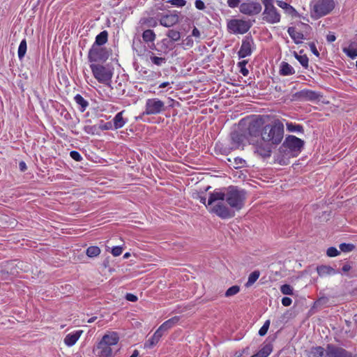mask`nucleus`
<instances>
[{
	"label": "nucleus",
	"mask_w": 357,
	"mask_h": 357,
	"mask_svg": "<svg viewBox=\"0 0 357 357\" xmlns=\"http://www.w3.org/2000/svg\"><path fill=\"white\" fill-rule=\"evenodd\" d=\"M169 85V82H162L161 83L160 85H159V88L162 89V88H165L167 86Z\"/></svg>",
	"instance_id": "0e129e2a"
},
{
	"label": "nucleus",
	"mask_w": 357,
	"mask_h": 357,
	"mask_svg": "<svg viewBox=\"0 0 357 357\" xmlns=\"http://www.w3.org/2000/svg\"><path fill=\"white\" fill-rule=\"evenodd\" d=\"M310 50H312L313 54L318 56L319 55V53L318 50H317L315 45L314 43H311L310 45Z\"/></svg>",
	"instance_id": "13d9d810"
},
{
	"label": "nucleus",
	"mask_w": 357,
	"mask_h": 357,
	"mask_svg": "<svg viewBox=\"0 0 357 357\" xmlns=\"http://www.w3.org/2000/svg\"><path fill=\"white\" fill-rule=\"evenodd\" d=\"M259 275H260V273L259 271H255L252 273H251L248 277V280L245 284V286L247 287H249L251 285H252L257 281V280L259 278Z\"/></svg>",
	"instance_id": "2f4dec72"
},
{
	"label": "nucleus",
	"mask_w": 357,
	"mask_h": 357,
	"mask_svg": "<svg viewBox=\"0 0 357 357\" xmlns=\"http://www.w3.org/2000/svg\"><path fill=\"white\" fill-rule=\"evenodd\" d=\"M326 39H327L328 42L332 43V42L335 40L336 38H335V36L334 34H331L330 33V34L327 35Z\"/></svg>",
	"instance_id": "052dcab7"
},
{
	"label": "nucleus",
	"mask_w": 357,
	"mask_h": 357,
	"mask_svg": "<svg viewBox=\"0 0 357 357\" xmlns=\"http://www.w3.org/2000/svg\"><path fill=\"white\" fill-rule=\"evenodd\" d=\"M123 249L121 246H114L112 249V254L114 257H118L121 255Z\"/></svg>",
	"instance_id": "3c124183"
},
{
	"label": "nucleus",
	"mask_w": 357,
	"mask_h": 357,
	"mask_svg": "<svg viewBox=\"0 0 357 357\" xmlns=\"http://www.w3.org/2000/svg\"><path fill=\"white\" fill-rule=\"evenodd\" d=\"M107 32L106 31H103L96 36L95 43L93 45H96L98 47H100L107 42Z\"/></svg>",
	"instance_id": "393cba45"
},
{
	"label": "nucleus",
	"mask_w": 357,
	"mask_h": 357,
	"mask_svg": "<svg viewBox=\"0 0 357 357\" xmlns=\"http://www.w3.org/2000/svg\"><path fill=\"white\" fill-rule=\"evenodd\" d=\"M100 249L98 246H90L86 250V254L89 257H95L100 255Z\"/></svg>",
	"instance_id": "473e14b6"
},
{
	"label": "nucleus",
	"mask_w": 357,
	"mask_h": 357,
	"mask_svg": "<svg viewBox=\"0 0 357 357\" xmlns=\"http://www.w3.org/2000/svg\"><path fill=\"white\" fill-rule=\"evenodd\" d=\"M288 33L296 43H301V40L303 39V34L300 31H297L294 27H289Z\"/></svg>",
	"instance_id": "5701e85b"
},
{
	"label": "nucleus",
	"mask_w": 357,
	"mask_h": 357,
	"mask_svg": "<svg viewBox=\"0 0 357 357\" xmlns=\"http://www.w3.org/2000/svg\"><path fill=\"white\" fill-rule=\"evenodd\" d=\"M351 266L349 264H345L342 266V271L344 272H348L349 271L351 270Z\"/></svg>",
	"instance_id": "e2e57ef3"
},
{
	"label": "nucleus",
	"mask_w": 357,
	"mask_h": 357,
	"mask_svg": "<svg viewBox=\"0 0 357 357\" xmlns=\"http://www.w3.org/2000/svg\"><path fill=\"white\" fill-rule=\"evenodd\" d=\"M283 145L291 151L298 153L301 151L304 142L294 135H289L286 138Z\"/></svg>",
	"instance_id": "4468645a"
},
{
	"label": "nucleus",
	"mask_w": 357,
	"mask_h": 357,
	"mask_svg": "<svg viewBox=\"0 0 357 357\" xmlns=\"http://www.w3.org/2000/svg\"><path fill=\"white\" fill-rule=\"evenodd\" d=\"M327 255L331 257H336L340 255V251H338L335 248L331 247L327 250Z\"/></svg>",
	"instance_id": "de8ad7c7"
},
{
	"label": "nucleus",
	"mask_w": 357,
	"mask_h": 357,
	"mask_svg": "<svg viewBox=\"0 0 357 357\" xmlns=\"http://www.w3.org/2000/svg\"><path fill=\"white\" fill-rule=\"evenodd\" d=\"M240 291V287L238 285L232 286L231 287L229 288L226 292L225 293V296L229 297L232 296L234 295H236L238 294Z\"/></svg>",
	"instance_id": "4c0bfd02"
},
{
	"label": "nucleus",
	"mask_w": 357,
	"mask_h": 357,
	"mask_svg": "<svg viewBox=\"0 0 357 357\" xmlns=\"http://www.w3.org/2000/svg\"><path fill=\"white\" fill-rule=\"evenodd\" d=\"M278 5L280 8L286 10L289 13H292L296 12L295 9L286 2H284L282 1H278Z\"/></svg>",
	"instance_id": "58836bf2"
},
{
	"label": "nucleus",
	"mask_w": 357,
	"mask_h": 357,
	"mask_svg": "<svg viewBox=\"0 0 357 357\" xmlns=\"http://www.w3.org/2000/svg\"><path fill=\"white\" fill-rule=\"evenodd\" d=\"M167 36L173 42L178 41L181 38L180 32L174 29H169L167 33Z\"/></svg>",
	"instance_id": "72a5a7b5"
},
{
	"label": "nucleus",
	"mask_w": 357,
	"mask_h": 357,
	"mask_svg": "<svg viewBox=\"0 0 357 357\" xmlns=\"http://www.w3.org/2000/svg\"><path fill=\"white\" fill-rule=\"evenodd\" d=\"M245 199V193L242 190H238L234 186L228 188L227 192V202L231 207V209L225 208V218H231L234 215L235 211L241 209L243 206Z\"/></svg>",
	"instance_id": "7ed1b4c3"
},
{
	"label": "nucleus",
	"mask_w": 357,
	"mask_h": 357,
	"mask_svg": "<svg viewBox=\"0 0 357 357\" xmlns=\"http://www.w3.org/2000/svg\"><path fill=\"white\" fill-rule=\"evenodd\" d=\"M335 8L333 0H318L312 6L311 17L319 19L326 15Z\"/></svg>",
	"instance_id": "423d86ee"
},
{
	"label": "nucleus",
	"mask_w": 357,
	"mask_h": 357,
	"mask_svg": "<svg viewBox=\"0 0 357 357\" xmlns=\"http://www.w3.org/2000/svg\"><path fill=\"white\" fill-rule=\"evenodd\" d=\"M261 10V6L258 2L247 1L240 6V11L248 15H255L259 14Z\"/></svg>",
	"instance_id": "f8f14e48"
},
{
	"label": "nucleus",
	"mask_w": 357,
	"mask_h": 357,
	"mask_svg": "<svg viewBox=\"0 0 357 357\" xmlns=\"http://www.w3.org/2000/svg\"><path fill=\"white\" fill-rule=\"evenodd\" d=\"M270 326V320H266L263 326L259 331V335L264 336L266 334Z\"/></svg>",
	"instance_id": "c03bdc74"
},
{
	"label": "nucleus",
	"mask_w": 357,
	"mask_h": 357,
	"mask_svg": "<svg viewBox=\"0 0 357 357\" xmlns=\"http://www.w3.org/2000/svg\"><path fill=\"white\" fill-rule=\"evenodd\" d=\"M250 21L239 19L231 20L227 22V29L229 32L236 34H243L250 28Z\"/></svg>",
	"instance_id": "9d476101"
},
{
	"label": "nucleus",
	"mask_w": 357,
	"mask_h": 357,
	"mask_svg": "<svg viewBox=\"0 0 357 357\" xmlns=\"http://www.w3.org/2000/svg\"><path fill=\"white\" fill-rule=\"evenodd\" d=\"M98 128V132L100 130H114L112 122H104L103 121H100V123L97 125Z\"/></svg>",
	"instance_id": "e433bc0d"
},
{
	"label": "nucleus",
	"mask_w": 357,
	"mask_h": 357,
	"mask_svg": "<svg viewBox=\"0 0 357 357\" xmlns=\"http://www.w3.org/2000/svg\"><path fill=\"white\" fill-rule=\"evenodd\" d=\"M281 292L284 295H293V288L289 284H283L280 287Z\"/></svg>",
	"instance_id": "a19ab883"
},
{
	"label": "nucleus",
	"mask_w": 357,
	"mask_h": 357,
	"mask_svg": "<svg viewBox=\"0 0 357 357\" xmlns=\"http://www.w3.org/2000/svg\"><path fill=\"white\" fill-rule=\"evenodd\" d=\"M247 63V61H243L241 62H239L238 65L241 67V72L244 75L246 76L248 75V70H247L245 67V64Z\"/></svg>",
	"instance_id": "603ef678"
},
{
	"label": "nucleus",
	"mask_w": 357,
	"mask_h": 357,
	"mask_svg": "<svg viewBox=\"0 0 357 357\" xmlns=\"http://www.w3.org/2000/svg\"><path fill=\"white\" fill-rule=\"evenodd\" d=\"M90 68L98 82L109 86L113 76V69L108 65L91 63Z\"/></svg>",
	"instance_id": "39448f33"
},
{
	"label": "nucleus",
	"mask_w": 357,
	"mask_h": 357,
	"mask_svg": "<svg viewBox=\"0 0 357 357\" xmlns=\"http://www.w3.org/2000/svg\"><path fill=\"white\" fill-rule=\"evenodd\" d=\"M84 131L89 135H98V128L97 125L93 126H85L84 127Z\"/></svg>",
	"instance_id": "c9c22d12"
},
{
	"label": "nucleus",
	"mask_w": 357,
	"mask_h": 357,
	"mask_svg": "<svg viewBox=\"0 0 357 357\" xmlns=\"http://www.w3.org/2000/svg\"><path fill=\"white\" fill-rule=\"evenodd\" d=\"M260 123L257 121H250L248 124L250 135L249 143L255 148V151L262 157L271 155L273 145L280 144L283 138L284 126L275 121L266 125L260 131Z\"/></svg>",
	"instance_id": "f257e3e1"
},
{
	"label": "nucleus",
	"mask_w": 357,
	"mask_h": 357,
	"mask_svg": "<svg viewBox=\"0 0 357 357\" xmlns=\"http://www.w3.org/2000/svg\"><path fill=\"white\" fill-rule=\"evenodd\" d=\"M82 333V331L79 330L66 335L63 340L65 344L68 347H72L75 344Z\"/></svg>",
	"instance_id": "f3484780"
},
{
	"label": "nucleus",
	"mask_w": 357,
	"mask_h": 357,
	"mask_svg": "<svg viewBox=\"0 0 357 357\" xmlns=\"http://www.w3.org/2000/svg\"><path fill=\"white\" fill-rule=\"evenodd\" d=\"M124 111L117 113L113 119V129L117 130L123 128L128 122V119L123 118Z\"/></svg>",
	"instance_id": "a211bd4d"
},
{
	"label": "nucleus",
	"mask_w": 357,
	"mask_h": 357,
	"mask_svg": "<svg viewBox=\"0 0 357 357\" xmlns=\"http://www.w3.org/2000/svg\"><path fill=\"white\" fill-rule=\"evenodd\" d=\"M296 96L305 100H314L317 98V96L314 92L308 90L301 91L297 93Z\"/></svg>",
	"instance_id": "a878e982"
},
{
	"label": "nucleus",
	"mask_w": 357,
	"mask_h": 357,
	"mask_svg": "<svg viewBox=\"0 0 357 357\" xmlns=\"http://www.w3.org/2000/svg\"><path fill=\"white\" fill-rule=\"evenodd\" d=\"M292 303V301L290 298L289 297H284L282 299V304L285 306V307H288L289 305H291Z\"/></svg>",
	"instance_id": "6e6d98bb"
},
{
	"label": "nucleus",
	"mask_w": 357,
	"mask_h": 357,
	"mask_svg": "<svg viewBox=\"0 0 357 357\" xmlns=\"http://www.w3.org/2000/svg\"><path fill=\"white\" fill-rule=\"evenodd\" d=\"M354 248V245L353 244H347V243H342L340 245V249L342 252H350L353 250Z\"/></svg>",
	"instance_id": "49530a36"
},
{
	"label": "nucleus",
	"mask_w": 357,
	"mask_h": 357,
	"mask_svg": "<svg viewBox=\"0 0 357 357\" xmlns=\"http://www.w3.org/2000/svg\"><path fill=\"white\" fill-rule=\"evenodd\" d=\"M241 2V0H227V4L230 8L237 7Z\"/></svg>",
	"instance_id": "864d4df0"
},
{
	"label": "nucleus",
	"mask_w": 357,
	"mask_h": 357,
	"mask_svg": "<svg viewBox=\"0 0 357 357\" xmlns=\"http://www.w3.org/2000/svg\"><path fill=\"white\" fill-rule=\"evenodd\" d=\"M142 38L146 43L153 42L155 39V34L153 30L147 29L143 32Z\"/></svg>",
	"instance_id": "c756f323"
},
{
	"label": "nucleus",
	"mask_w": 357,
	"mask_h": 357,
	"mask_svg": "<svg viewBox=\"0 0 357 357\" xmlns=\"http://www.w3.org/2000/svg\"><path fill=\"white\" fill-rule=\"evenodd\" d=\"M165 110V102L158 98H149L146 101L144 114H158Z\"/></svg>",
	"instance_id": "9b49d317"
},
{
	"label": "nucleus",
	"mask_w": 357,
	"mask_h": 357,
	"mask_svg": "<svg viewBox=\"0 0 357 357\" xmlns=\"http://www.w3.org/2000/svg\"><path fill=\"white\" fill-rule=\"evenodd\" d=\"M70 157L77 162H79L82 160V157L78 151H72L70 153Z\"/></svg>",
	"instance_id": "09e8293b"
},
{
	"label": "nucleus",
	"mask_w": 357,
	"mask_h": 357,
	"mask_svg": "<svg viewBox=\"0 0 357 357\" xmlns=\"http://www.w3.org/2000/svg\"><path fill=\"white\" fill-rule=\"evenodd\" d=\"M162 335L163 334L157 329L153 336L145 342L144 347L147 349L153 347L160 341Z\"/></svg>",
	"instance_id": "aec40b11"
},
{
	"label": "nucleus",
	"mask_w": 357,
	"mask_h": 357,
	"mask_svg": "<svg viewBox=\"0 0 357 357\" xmlns=\"http://www.w3.org/2000/svg\"><path fill=\"white\" fill-rule=\"evenodd\" d=\"M191 36L195 37L196 42L198 43L199 42L201 38V33L198 29L194 27V29L192 31Z\"/></svg>",
	"instance_id": "8fccbe9b"
},
{
	"label": "nucleus",
	"mask_w": 357,
	"mask_h": 357,
	"mask_svg": "<svg viewBox=\"0 0 357 357\" xmlns=\"http://www.w3.org/2000/svg\"><path fill=\"white\" fill-rule=\"evenodd\" d=\"M139 356V351L135 349L133 351L132 355L130 357H137Z\"/></svg>",
	"instance_id": "69168bd1"
},
{
	"label": "nucleus",
	"mask_w": 357,
	"mask_h": 357,
	"mask_svg": "<svg viewBox=\"0 0 357 357\" xmlns=\"http://www.w3.org/2000/svg\"><path fill=\"white\" fill-rule=\"evenodd\" d=\"M317 271L319 276L323 277L327 275H335L339 272L329 266L321 265L317 267Z\"/></svg>",
	"instance_id": "4be33fe9"
},
{
	"label": "nucleus",
	"mask_w": 357,
	"mask_h": 357,
	"mask_svg": "<svg viewBox=\"0 0 357 357\" xmlns=\"http://www.w3.org/2000/svg\"><path fill=\"white\" fill-rule=\"evenodd\" d=\"M150 59L153 64L158 66H162L166 61L165 58L156 56L153 53H151Z\"/></svg>",
	"instance_id": "f704fd0d"
},
{
	"label": "nucleus",
	"mask_w": 357,
	"mask_h": 357,
	"mask_svg": "<svg viewBox=\"0 0 357 357\" xmlns=\"http://www.w3.org/2000/svg\"><path fill=\"white\" fill-rule=\"evenodd\" d=\"M178 22V16L176 14H169L162 16L160 20V23L165 27H170Z\"/></svg>",
	"instance_id": "dca6fc26"
},
{
	"label": "nucleus",
	"mask_w": 357,
	"mask_h": 357,
	"mask_svg": "<svg viewBox=\"0 0 357 357\" xmlns=\"http://www.w3.org/2000/svg\"><path fill=\"white\" fill-rule=\"evenodd\" d=\"M287 130L290 132H302L303 127L300 125H294L292 123H287Z\"/></svg>",
	"instance_id": "37998d69"
},
{
	"label": "nucleus",
	"mask_w": 357,
	"mask_h": 357,
	"mask_svg": "<svg viewBox=\"0 0 357 357\" xmlns=\"http://www.w3.org/2000/svg\"><path fill=\"white\" fill-rule=\"evenodd\" d=\"M75 102L80 107L79 109L81 112H84L89 106V102L80 95L77 94L74 97Z\"/></svg>",
	"instance_id": "bb28decb"
},
{
	"label": "nucleus",
	"mask_w": 357,
	"mask_h": 357,
	"mask_svg": "<svg viewBox=\"0 0 357 357\" xmlns=\"http://www.w3.org/2000/svg\"><path fill=\"white\" fill-rule=\"evenodd\" d=\"M130 256V254L129 252H126L123 255L124 259H128Z\"/></svg>",
	"instance_id": "774afa93"
},
{
	"label": "nucleus",
	"mask_w": 357,
	"mask_h": 357,
	"mask_svg": "<svg viewBox=\"0 0 357 357\" xmlns=\"http://www.w3.org/2000/svg\"><path fill=\"white\" fill-rule=\"evenodd\" d=\"M273 344L271 343H264L260 350L251 357H267L273 351Z\"/></svg>",
	"instance_id": "6ab92c4d"
},
{
	"label": "nucleus",
	"mask_w": 357,
	"mask_h": 357,
	"mask_svg": "<svg viewBox=\"0 0 357 357\" xmlns=\"http://www.w3.org/2000/svg\"><path fill=\"white\" fill-rule=\"evenodd\" d=\"M263 4L265 8L263 13L264 20L271 24L279 22L280 20V15L273 6V0H263Z\"/></svg>",
	"instance_id": "1a4fd4ad"
},
{
	"label": "nucleus",
	"mask_w": 357,
	"mask_h": 357,
	"mask_svg": "<svg viewBox=\"0 0 357 357\" xmlns=\"http://www.w3.org/2000/svg\"><path fill=\"white\" fill-rule=\"evenodd\" d=\"M126 298L128 301L135 302L137 301V296L132 294H127L126 296Z\"/></svg>",
	"instance_id": "4d7b16f0"
},
{
	"label": "nucleus",
	"mask_w": 357,
	"mask_h": 357,
	"mask_svg": "<svg viewBox=\"0 0 357 357\" xmlns=\"http://www.w3.org/2000/svg\"><path fill=\"white\" fill-rule=\"evenodd\" d=\"M109 56V52L102 47L93 45L89 51L88 59L91 63H104Z\"/></svg>",
	"instance_id": "6e6552de"
},
{
	"label": "nucleus",
	"mask_w": 357,
	"mask_h": 357,
	"mask_svg": "<svg viewBox=\"0 0 357 357\" xmlns=\"http://www.w3.org/2000/svg\"><path fill=\"white\" fill-rule=\"evenodd\" d=\"M295 56L303 67L307 68L308 66V58L306 55H298L295 53Z\"/></svg>",
	"instance_id": "79ce46f5"
},
{
	"label": "nucleus",
	"mask_w": 357,
	"mask_h": 357,
	"mask_svg": "<svg viewBox=\"0 0 357 357\" xmlns=\"http://www.w3.org/2000/svg\"><path fill=\"white\" fill-rule=\"evenodd\" d=\"M206 208L210 213L223 218V191L215 189L209 194Z\"/></svg>",
	"instance_id": "20e7f679"
},
{
	"label": "nucleus",
	"mask_w": 357,
	"mask_h": 357,
	"mask_svg": "<svg viewBox=\"0 0 357 357\" xmlns=\"http://www.w3.org/2000/svg\"><path fill=\"white\" fill-rule=\"evenodd\" d=\"M19 168H20L21 172L26 171V169H27L26 163L24 161L20 162V163H19Z\"/></svg>",
	"instance_id": "bf43d9fd"
},
{
	"label": "nucleus",
	"mask_w": 357,
	"mask_h": 357,
	"mask_svg": "<svg viewBox=\"0 0 357 357\" xmlns=\"http://www.w3.org/2000/svg\"><path fill=\"white\" fill-rule=\"evenodd\" d=\"M195 5L198 10H202L205 8V4L202 0H196Z\"/></svg>",
	"instance_id": "5fc2aeb1"
},
{
	"label": "nucleus",
	"mask_w": 357,
	"mask_h": 357,
	"mask_svg": "<svg viewBox=\"0 0 357 357\" xmlns=\"http://www.w3.org/2000/svg\"><path fill=\"white\" fill-rule=\"evenodd\" d=\"M245 121H241L238 127V130L234 131L231 135V139L233 142L234 148H238L247 140L249 142L250 135L248 133V126Z\"/></svg>",
	"instance_id": "0eeeda50"
},
{
	"label": "nucleus",
	"mask_w": 357,
	"mask_h": 357,
	"mask_svg": "<svg viewBox=\"0 0 357 357\" xmlns=\"http://www.w3.org/2000/svg\"><path fill=\"white\" fill-rule=\"evenodd\" d=\"M119 339L117 332L107 331L94 348V354L98 357H114L119 350Z\"/></svg>",
	"instance_id": "f03ea898"
},
{
	"label": "nucleus",
	"mask_w": 357,
	"mask_h": 357,
	"mask_svg": "<svg viewBox=\"0 0 357 357\" xmlns=\"http://www.w3.org/2000/svg\"><path fill=\"white\" fill-rule=\"evenodd\" d=\"M197 199L199 200V202L204 204L206 206V204H207V201L208 199L204 197V196H198Z\"/></svg>",
	"instance_id": "680f3d73"
},
{
	"label": "nucleus",
	"mask_w": 357,
	"mask_h": 357,
	"mask_svg": "<svg viewBox=\"0 0 357 357\" xmlns=\"http://www.w3.org/2000/svg\"><path fill=\"white\" fill-rule=\"evenodd\" d=\"M294 68L287 63L282 62L280 67V74L282 75H290L294 74Z\"/></svg>",
	"instance_id": "c85d7f7f"
},
{
	"label": "nucleus",
	"mask_w": 357,
	"mask_h": 357,
	"mask_svg": "<svg viewBox=\"0 0 357 357\" xmlns=\"http://www.w3.org/2000/svg\"><path fill=\"white\" fill-rule=\"evenodd\" d=\"M179 321V317L175 316L165 321L158 329L163 334L164 332L175 326Z\"/></svg>",
	"instance_id": "412c9836"
},
{
	"label": "nucleus",
	"mask_w": 357,
	"mask_h": 357,
	"mask_svg": "<svg viewBox=\"0 0 357 357\" xmlns=\"http://www.w3.org/2000/svg\"><path fill=\"white\" fill-rule=\"evenodd\" d=\"M97 317H91L90 319H88L87 322L91 324V323H93L96 320Z\"/></svg>",
	"instance_id": "338daca9"
},
{
	"label": "nucleus",
	"mask_w": 357,
	"mask_h": 357,
	"mask_svg": "<svg viewBox=\"0 0 357 357\" xmlns=\"http://www.w3.org/2000/svg\"><path fill=\"white\" fill-rule=\"evenodd\" d=\"M252 44L253 41L252 38H246L245 40H243L241 49L238 52L239 56L243 58L250 55L252 53Z\"/></svg>",
	"instance_id": "2eb2a0df"
},
{
	"label": "nucleus",
	"mask_w": 357,
	"mask_h": 357,
	"mask_svg": "<svg viewBox=\"0 0 357 357\" xmlns=\"http://www.w3.org/2000/svg\"><path fill=\"white\" fill-rule=\"evenodd\" d=\"M335 346L328 344L326 349L321 347H312L309 351V357H334Z\"/></svg>",
	"instance_id": "ddd939ff"
},
{
	"label": "nucleus",
	"mask_w": 357,
	"mask_h": 357,
	"mask_svg": "<svg viewBox=\"0 0 357 357\" xmlns=\"http://www.w3.org/2000/svg\"><path fill=\"white\" fill-rule=\"evenodd\" d=\"M334 357H354L352 354L346 351L344 349L335 346L333 352Z\"/></svg>",
	"instance_id": "cd10ccee"
},
{
	"label": "nucleus",
	"mask_w": 357,
	"mask_h": 357,
	"mask_svg": "<svg viewBox=\"0 0 357 357\" xmlns=\"http://www.w3.org/2000/svg\"><path fill=\"white\" fill-rule=\"evenodd\" d=\"M167 2L178 8H181L186 4L185 0H169Z\"/></svg>",
	"instance_id": "a18cd8bd"
},
{
	"label": "nucleus",
	"mask_w": 357,
	"mask_h": 357,
	"mask_svg": "<svg viewBox=\"0 0 357 357\" xmlns=\"http://www.w3.org/2000/svg\"><path fill=\"white\" fill-rule=\"evenodd\" d=\"M26 48H27V45H26V39H23L20 43V45L18 47V51H17L18 57L20 60H22L24 58V56L26 52Z\"/></svg>",
	"instance_id": "7c9ffc66"
},
{
	"label": "nucleus",
	"mask_w": 357,
	"mask_h": 357,
	"mask_svg": "<svg viewBox=\"0 0 357 357\" xmlns=\"http://www.w3.org/2000/svg\"><path fill=\"white\" fill-rule=\"evenodd\" d=\"M227 160L230 168L238 169L244 167L245 165V161L239 158H235L233 160L231 158H228Z\"/></svg>",
	"instance_id": "b1692460"
},
{
	"label": "nucleus",
	"mask_w": 357,
	"mask_h": 357,
	"mask_svg": "<svg viewBox=\"0 0 357 357\" xmlns=\"http://www.w3.org/2000/svg\"><path fill=\"white\" fill-rule=\"evenodd\" d=\"M181 45L184 48H190L194 45V40L191 36H187L185 38L182 40Z\"/></svg>",
	"instance_id": "ea45409f"
}]
</instances>
